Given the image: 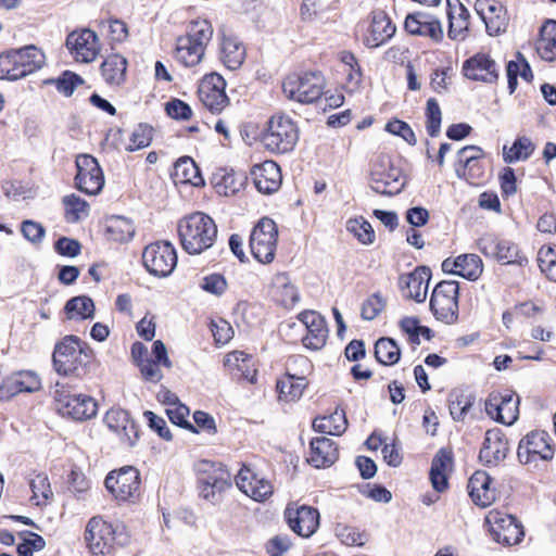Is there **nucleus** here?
<instances>
[{
  "label": "nucleus",
  "mask_w": 556,
  "mask_h": 556,
  "mask_svg": "<svg viewBox=\"0 0 556 556\" xmlns=\"http://www.w3.org/2000/svg\"><path fill=\"white\" fill-rule=\"evenodd\" d=\"M485 412L493 420L510 426L519 416V397L514 392L492 393L485 401Z\"/></svg>",
  "instance_id": "6ab92c4d"
},
{
  "label": "nucleus",
  "mask_w": 556,
  "mask_h": 556,
  "mask_svg": "<svg viewBox=\"0 0 556 556\" xmlns=\"http://www.w3.org/2000/svg\"><path fill=\"white\" fill-rule=\"evenodd\" d=\"M299 139V131L294 122L287 116H273L267 124V129L262 136L264 147L275 153L291 151Z\"/></svg>",
  "instance_id": "39448f33"
},
{
  "label": "nucleus",
  "mask_w": 556,
  "mask_h": 556,
  "mask_svg": "<svg viewBox=\"0 0 556 556\" xmlns=\"http://www.w3.org/2000/svg\"><path fill=\"white\" fill-rule=\"evenodd\" d=\"M431 271L426 266H419L412 273L401 275L399 285L405 296L421 303L427 299Z\"/></svg>",
  "instance_id": "393cba45"
},
{
  "label": "nucleus",
  "mask_w": 556,
  "mask_h": 556,
  "mask_svg": "<svg viewBox=\"0 0 556 556\" xmlns=\"http://www.w3.org/2000/svg\"><path fill=\"white\" fill-rule=\"evenodd\" d=\"M177 230L182 249L191 255L210 249L217 238L215 222L202 212H194L181 218Z\"/></svg>",
  "instance_id": "f257e3e1"
},
{
  "label": "nucleus",
  "mask_w": 556,
  "mask_h": 556,
  "mask_svg": "<svg viewBox=\"0 0 556 556\" xmlns=\"http://www.w3.org/2000/svg\"><path fill=\"white\" fill-rule=\"evenodd\" d=\"M245 56L244 45L236 36L224 34L219 46V60L225 67L230 71L240 68Z\"/></svg>",
  "instance_id": "2f4dec72"
},
{
  "label": "nucleus",
  "mask_w": 556,
  "mask_h": 556,
  "mask_svg": "<svg viewBox=\"0 0 556 556\" xmlns=\"http://www.w3.org/2000/svg\"><path fill=\"white\" fill-rule=\"evenodd\" d=\"M64 311L68 319H91L94 316V303L86 295L74 296L66 302Z\"/></svg>",
  "instance_id": "a18cd8bd"
},
{
  "label": "nucleus",
  "mask_w": 556,
  "mask_h": 556,
  "mask_svg": "<svg viewBox=\"0 0 556 556\" xmlns=\"http://www.w3.org/2000/svg\"><path fill=\"white\" fill-rule=\"evenodd\" d=\"M85 539L94 556L112 554L116 546H124L129 541L126 528L122 523H109L102 517H92L86 527Z\"/></svg>",
  "instance_id": "f03ea898"
},
{
  "label": "nucleus",
  "mask_w": 556,
  "mask_h": 556,
  "mask_svg": "<svg viewBox=\"0 0 556 556\" xmlns=\"http://www.w3.org/2000/svg\"><path fill=\"white\" fill-rule=\"evenodd\" d=\"M65 218L70 223H77L89 215V204L76 194L63 198Z\"/></svg>",
  "instance_id": "8fccbe9b"
},
{
  "label": "nucleus",
  "mask_w": 556,
  "mask_h": 556,
  "mask_svg": "<svg viewBox=\"0 0 556 556\" xmlns=\"http://www.w3.org/2000/svg\"><path fill=\"white\" fill-rule=\"evenodd\" d=\"M442 112L435 101L431 98L427 101L426 106V129L429 136L437 137L441 130Z\"/></svg>",
  "instance_id": "e2e57ef3"
},
{
  "label": "nucleus",
  "mask_w": 556,
  "mask_h": 556,
  "mask_svg": "<svg viewBox=\"0 0 556 556\" xmlns=\"http://www.w3.org/2000/svg\"><path fill=\"white\" fill-rule=\"evenodd\" d=\"M507 78L509 92L513 93L517 87V79L520 76L526 81H531L533 78L530 65L523 58H519L518 61H510L507 64Z\"/></svg>",
  "instance_id": "5fc2aeb1"
},
{
  "label": "nucleus",
  "mask_w": 556,
  "mask_h": 556,
  "mask_svg": "<svg viewBox=\"0 0 556 556\" xmlns=\"http://www.w3.org/2000/svg\"><path fill=\"white\" fill-rule=\"evenodd\" d=\"M33 495L30 497L35 505H46L52 496V491L46 475L39 473L30 481Z\"/></svg>",
  "instance_id": "13d9d810"
},
{
  "label": "nucleus",
  "mask_w": 556,
  "mask_h": 556,
  "mask_svg": "<svg viewBox=\"0 0 556 556\" xmlns=\"http://www.w3.org/2000/svg\"><path fill=\"white\" fill-rule=\"evenodd\" d=\"M226 81L218 73L205 75L199 85V98L211 112L219 113L228 105Z\"/></svg>",
  "instance_id": "aec40b11"
},
{
  "label": "nucleus",
  "mask_w": 556,
  "mask_h": 556,
  "mask_svg": "<svg viewBox=\"0 0 556 556\" xmlns=\"http://www.w3.org/2000/svg\"><path fill=\"white\" fill-rule=\"evenodd\" d=\"M402 330L407 334L412 344L419 345L420 338L431 339V330L426 326H420L416 317H405L400 323Z\"/></svg>",
  "instance_id": "4d7b16f0"
},
{
  "label": "nucleus",
  "mask_w": 556,
  "mask_h": 556,
  "mask_svg": "<svg viewBox=\"0 0 556 556\" xmlns=\"http://www.w3.org/2000/svg\"><path fill=\"white\" fill-rule=\"evenodd\" d=\"M76 187L87 194H98L104 186L103 172L98 161L91 155L83 154L76 159Z\"/></svg>",
  "instance_id": "dca6fc26"
},
{
  "label": "nucleus",
  "mask_w": 556,
  "mask_h": 556,
  "mask_svg": "<svg viewBox=\"0 0 556 556\" xmlns=\"http://www.w3.org/2000/svg\"><path fill=\"white\" fill-rule=\"evenodd\" d=\"M485 523L493 539L504 545L518 544L525 535L521 523L514 516L498 510H490Z\"/></svg>",
  "instance_id": "ddd939ff"
},
{
  "label": "nucleus",
  "mask_w": 556,
  "mask_h": 556,
  "mask_svg": "<svg viewBox=\"0 0 556 556\" xmlns=\"http://www.w3.org/2000/svg\"><path fill=\"white\" fill-rule=\"evenodd\" d=\"M184 36L206 49L213 37V27L206 20H197L189 25L188 31Z\"/></svg>",
  "instance_id": "6e6d98bb"
},
{
  "label": "nucleus",
  "mask_w": 556,
  "mask_h": 556,
  "mask_svg": "<svg viewBox=\"0 0 556 556\" xmlns=\"http://www.w3.org/2000/svg\"><path fill=\"white\" fill-rule=\"evenodd\" d=\"M127 60L113 53L106 56L101 64V74L108 85L119 86L125 81Z\"/></svg>",
  "instance_id": "4c0bfd02"
},
{
  "label": "nucleus",
  "mask_w": 556,
  "mask_h": 556,
  "mask_svg": "<svg viewBox=\"0 0 556 556\" xmlns=\"http://www.w3.org/2000/svg\"><path fill=\"white\" fill-rule=\"evenodd\" d=\"M475 10L484 22L486 31L491 36L506 30L508 26L507 12L505 7L497 0H477Z\"/></svg>",
  "instance_id": "5701e85b"
},
{
  "label": "nucleus",
  "mask_w": 556,
  "mask_h": 556,
  "mask_svg": "<svg viewBox=\"0 0 556 556\" xmlns=\"http://www.w3.org/2000/svg\"><path fill=\"white\" fill-rule=\"evenodd\" d=\"M283 517L288 527L302 538H311L320 522V515L316 508L296 503L287 505Z\"/></svg>",
  "instance_id": "4468645a"
},
{
  "label": "nucleus",
  "mask_w": 556,
  "mask_h": 556,
  "mask_svg": "<svg viewBox=\"0 0 556 556\" xmlns=\"http://www.w3.org/2000/svg\"><path fill=\"white\" fill-rule=\"evenodd\" d=\"M538 262L542 273L556 282V249L543 245L538 253Z\"/></svg>",
  "instance_id": "680f3d73"
},
{
  "label": "nucleus",
  "mask_w": 556,
  "mask_h": 556,
  "mask_svg": "<svg viewBox=\"0 0 556 556\" xmlns=\"http://www.w3.org/2000/svg\"><path fill=\"white\" fill-rule=\"evenodd\" d=\"M405 186V179L397 167H394L387 155L379 156L370 170V187L380 194L393 195Z\"/></svg>",
  "instance_id": "9b49d317"
},
{
  "label": "nucleus",
  "mask_w": 556,
  "mask_h": 556,
  "mask_svg": "<svg viewBox=\"0 0 556 556\" xmlns=\"http://www.w3.org/2000/svg\"><path fill=\"white\" fill-rule=\"evenodd\" d=\"M458 282L450 280L439 282L430 298V309L433 316L446 325H454L458 320Z\"/></svg>",
  "instance_id": "423d86ee"
},
{
  "label": "nucleus",
  "mask_w": 556,
  "mask_h": 556,
  "mask_svg": "<svg viewBox=\"0 0 556 556\" xmlns=\"http://www.w3.org/2000/svg\"><path fill=\"white\" fill-rule=\"evenodd\" d=\"M166 413L173 424L188 428L193 432H198V430L194 429V427L188 421V416L190 412L186 405L174 401L173 403L169 404V407L166 409Z\"/></svg>",
  "instance_id": "338daca9"
},
{
  "label": "nucleus",
  "mask_w": 556,
  "mask_h": 556,
  "mask_svg": "<svg viewBox=\"0 0 556 556\" xmlns=\"http://www.w3.org/2000/svg\"><path fill=\"white\" fill-rule=\"evenodd\" d=\"M251 177L256 189L264 194L278 191L282 182L280 167L274 161L254 165L251 169Z\"/></svg>",
  "instance_id": "bb28decb"
},
{
  "label": "nucleus",
  "mask_w": 556,
  "mask_h": 556,
  "mask_svg": "<svg viewBox=\"0 0 556 556\" xmlns=\"http://www.w3.org/2000/svg\"><path fill=\"white\" fill-rule=\"evenodd\" d=\"M508 450V442L502 431L491 429L485 432L479 458L486 465H495L506 457Z\"/></svg>",
  "instance_id": "c756f323"
},
{
  "label": "nucleus",
  "mask_w": 556,
  "mask_h": 556,
  "mask_svg": "<svg viewBox=\"0 0 556 556\" xmlns=\"http://www.w3.org/2000/svg\"><path fill=\"white\" fill-rule=\"evenodd\" d=\"M369 34L366 37V45L376 48L388 41L395 33V26L384 12H378L372 15L369 26Z\"/></svg>",
  "instance_id": "c9c22d12"
},
{
  "label": "nucleus",
  "mask_w": 556,
  "mask_h": 556,
  "mask_svg": "<svg viewBox=\"0 0 556 556\" xmlns=\"http://www.w3.org/2000/svg\"><path fill=\"white\" fill-rule=\"evenodd\" d=\"M45 64V54L35 46L10 50L0 54V78L8 80L21 79Z\"/></svg>",
  "instance_id": "7ed1b4c3"
},
{
  "label": "nucleus",
  "mask_w": 556,
  "mask_h": 556,
  "mask_svg": "<svg viewBox=\"0 0 556 556\" xmlns=\"http://www.w3.org/2000/svg\"><path fill=\"white\" fill-rule=\"evenodd\" d=\"M105 486L118 501H128L138 494L140 473L131 466L111 471L105 478Z\"/></svg>",
  "instance_id": "f3484780"
},
{
  "label": "nucleus",
  "mask_w": 556,
  "mask_h": 556,
  "mask_svg": "<svg viewBox=\"0 0 556 556\" xmlns=\"http://www.w3.org/2000/svg\"><path fill=\"white\" fill-rule=\"evenodd\" d=\"M491 484L492 479L485 471L478 470L470 477L468 492L476 505L486 507L495 501L496 491Z\"/></svg>",
  "instance_id": "7c9ffc66"
},
{
  "label": "nucleus",
  "mask_w": 556,
  "mask_h": 556,
  "mask_svg": "<svg viewBox=\"0 0 556 556\" xmlns=\"http://www.w3.org/2000/svg\"><path fill=\"white\" fill-rule=\"evenodd\" d=\"M325 78L320 73L289 75L282 83L283 93L300 103H313L324 94Z\"/></svg>",
  "instance_id": "0eeeda50"
},
{
  "label": "nucleus",
  "mask_w": 556,
  "mask_h": 556,
  "mask_svg": "<svg viewBox=\"0 0 556 556\" xmlns=\"http://www.w3.org/2000/svg\"><path fill=\"white\" fill-rule=\"evenodd\" d=\"M142 261L147 270L156 277L169 276L177 265V254L168 241H159L146 247Z\"/></svg>",
  "instance_id": "f8f14e48"
},
{
  "label": "nucleus",
  "mask_w": 556,
  "mask_h": 556,
  "mask_svg": "<svg viewBox=\"0 0 556 556\" xmlns=\"http://www.w3.org/2000/svg\"><path fill=\"white\" fill-rule=\"evenodd\" d=\"M387 301L380 293L369 295L362 304L361 316L364 320H374L386 308Z\"/></svg>",
  "instance_id": "0e129e2a"
},
{
  "label": "nucleus",
  "mask_w": 556,
  "mask_h": 556,
  "mask_svg": "<svg viewBox=\"0 0 556 556\" xmlns=\"http://www.w3.org/2000/svg\"><path fill=\"white\" fill-rule=\"evenodd\" d=\"M236 484L241 492L256 502H264L274 492L271 483L258 478L249 467L243 466L236 476Z\"/></svg>",
  "instance_id": "b1692460"
},
{
  "label": "nucleus",
  "mask_w": 556,
  "mask_h": 556,
  "mask_svg": "<svg viewBox=\"0 0 556 556\" xmlns=\"http://www.w3.org/2000/svg\"><path fill=\"white\" fill-rule=\"evenodd\" d=\"M250 356L241 351H233L225 356L224 365L231 371H237L240 377L251 383L256 381V370L249 367Z\"/></svg>",
  "instance_id": "49530a36"
},
{
  "label": "nucleus",
  "mask_w": 556,
  "mask_h": 556,
  "mask_svg": "<svg viewBox=\"0 0 556 556\" xmlns=\"http://www.w3.org/2000/svg\"><path fill=\"white\" fill-rule=\"evenodd\" d=\"M448 37L463 39L469 27V12L459 0H446Z\"/></svg>",
  "instance_id": "473e14b6"
},
{
  "label": "nucleus",
  "mask_w": 556,
  "mask_h": 556,
  "mask_svg": "<svg viewBox=\"0 0 556 556\" xmlns=\"http://www.w3.org/2000/svg\"><path fill=\"white\" fill-rule=\"evenodd\" d=\"M89 359L83 342L74 336L56 344L53 352V367L59 375L65 377H81Z\"/></svg>",
  "instance_id": "20e7f679"
},
{
  "label": "nucleus",
  "mask_w": 556,
  "mask_h": 556,
  "mask_svg": "<svg viewBox=\"0 0 556 556\" xmlns=\"http://www.w3.org/2000/svg\"><path fill=\"white\" fill-rule=\"evenodd\" d=\"M12 388L16 393L35 392L41 387L39 377L31 371H22L11 378Z\"/></svg>",
  "instance_id": "052dcab7"
},
{
  "label": "nucleus",
  "mask_w": 556,
  "mask_h": 556,
  "mask_svg": "<svg viewBox=\"0 0 556 556\" xmlns=\"http://www.w3.org/2000/svg\"><path fill=\"white\" fill-rule=\"evenodd\" d=\"M463 72L467 78L484 83H494L498 77L496 63L483 53H478L465 61Z\"/></svg>",
  "instance_id": "c85d7f7f"
},
{
  "label": "nucleus",
  "mask_w": 556,
  "mask_h": 556,
  "mask_svg": "<svg viewBox=\"0 0 556 556\" xmlns=\"http://www.w3.org/2000/svg\"><path fill=\"white\" fill-rule=\"evenodd\" d=\"M198 483L213 484L215 489L228 488L230 475L220 465L208 460H201L197 465Z\"/></svg>",
  "instance_id": "f704fd0d"
},
{
  "label": "nucleus",
  "mask_w": 556,
  "mask_h": 556,
  "mask_svg": "<svg viewBox=\"0 0 556 556\" xmlns=\"http://www.w3.org/2000/svg\"><path fill=\"white\" fill-rule=\"evenodd\" d=\"M173 175L176 184H189L194 187H199L204 184L199 167L190 157L179 159L175 163Z\"/></svg>",
  "instance_id": "37998d69"
},
{
  "label": "nucleus",
  "mask_w": 556,
  "mask_h": 556,
  "mask_svg": "<svg viewBox=\"0 0 556 556\" xmlns=\"http://www.w3.org/2000/svg\"><path fill=\"white\" fill-rule=\"evenodd\" d=\"M400 348L390 338H381L376 342L375 356L383 365H394L400 359Z\"/></svg>",
  "instance_id": "3c124183"
},
{
  "label": "nucleus",
  "mask_w": 556,
  "mask_h": 556,
  "mask_svg": "<svg viewBox=\"0 0 556 556\" xmlns=\"http://www.w3.org/2000/svg\"><path fill=\"white\" fill-rule=\"evenodd\" d=\"M442 270L475 281L483 273V263L477 254H462L455 258L444 260Z\"/></svg>",
  "instance_id": "a878e982"
},
{
  "label": "nucleus",
  "mask_w": 556,
  "mask_h": 556,
  "mask_svg": "<svg viewBox=\"0 0 556 556\" xmlns=\"http://www.w3.org/2000/svg\"><path fill=\"white\" fill-rule=\"evenodd\" d=\"M135 235V227L130 219L123 216H111L105 222V236L115 242H127Z\"/></svg>",
  "instance_id": "79ce46f5"
},
{
  "label": "nucleus",
  "mask_w": 556,
  "mask_h": 556,
  "mask_svg": "<svg viewBox=\"0 0 556 556\" xmlns=\"http://www.w3.org/2000/svg\"><path fill=\"white\" fill-rule=\"evenodd\" d=\"M478 248L485 256L495 258L503 264L522 265L527 262V258L520 254L517 244L509 240L498 239L493 235L481 237Z\"/></svg>",
  "instance_id": "a211bd4d"
},
{
  "label": "nucleus",
  "mask_w": 556,
  "mask_h": 556,
  "mask_svg": "<svg viewBox=\"0 0 556 556\" xmlns=\"http://www.w3.org/2000/svg\"><path fill=\"white\" fill-rule=\"evenodd\" d=\"M214 187L220 195L229 197L237 193L241 187V182L232 173H225L214 177Z\"/></svg>",
  "instance_id": "69168bd1"
},
{
  "label": "nucleus",
  "mask_w": 556,
  "mask_h": 556,
  "mask_svg": "<svg viewBox=\"0 0 556 556\" xmlns=\"http://www.w3.org/2000/svg\"><path fill=\"white\" fill-rule=\"evenodd\" d=\"M153 139V128L148 124H139L130 132L125 150L134 152L149 147Z\"/></svg>",
  "instance_id": "864d4df0"
},
{
  "label": "nucleus",
  "mask_w": 556,
  "mask_h": 556,
  "mask_svg": "<svg viewBox=\"0 0 556 556\" xmlns=\"http://www.w3.org/2000/svg\"><path fill=\"white\" fill-rule=\"evenodd\" d=\"M298 319L306 330L302 338L304 346L314 351L320 350L328 338L326 319L316 311H304L299 314Z\"/></svg>",
  "instance_id": "4be33fe9"
},
{
  "label": "nucleus",
  "mask_w": 556,
  "mask_h": 556,
  "mask_svg": "<svg viewBox=\"0 0 556 556\" xmlns=\"http://www.w3.org/2000/svg\"><path fill=\"white\" fill-rule=\"evenodd\" d=\"M312 371L311 361L303 355H292L286 362V375L306 381V376Z\"/></svg>",
  "instance_id": "bf43d9fd"
},
{
  "label": "nucleus",
  "mask_w": 556,
  "mask_h": 556,
  "mask_svg": "<svg viewBox=\"0 0 556 556\" xmlns=\"http://www.w3.org/2000/svg\"><path fill=\"white\" fill-rule=\"evenodd\" d=\"M534 151V143L527 137L515 140L510 148H503V157L506 163H515L530 157Z\"/></svg>",
  "instance_id": "09e8293b"
},
{
  "label": "nucleus",
  "mask_w": 556,
  "mask_h": 556,
  "mask_svg": "<svg viewBox=\"0 0 556 556\" xmlns=\"http://www.w3.org/2000/svg\"><path fill=\"white\" fill-rule=\"evenodd\" d=\"M386 130L392 135L403 138L408 144L415 146L417 142L416 136L410 126L400 119H394L386 125Z\"/></svg>",
  "instance_id": "774afa93"
},
{
  "label": "nucleus",
  "mask_w": 556,
  "mask_h": 556,
  "mask_svg": "<svg viewBox=\"0 0 556 556\" xmlns=\"http://www.w3.org/2000/svg\"><path fill=\"white\" fill-rule=\"evenodd\" d=\"M313 428L321 433L341 435L348 428L345 410L337 408L332 414L318 417L313 421Z\"/></svg>",
  "instance_id": "ea45409f"
},
{
  "label": "nucleus",
  "mask_w": 556,
  "mask_h": 556,
  "mask_svg": "<svg viewBox=\"0 0 556 556\" xmlns=\"http://www.w3.org/2000/svg\"><path fill=\"white\" fill-rule=\"evenodd\" d=\"M56 383L55 403L56 410L64 417L84 421L93 418L98 412L97 402L87 394H74L59 388Z\"/></svg>",
  "instance_id": "1a4fd4ad"
},
{
  "label": "nucleus",
  "mask_w": 556,
  "mask_h": 556,
  "mask_svg": "<svg viewBox=\"0 0 556 556\" xmlns=\"http://www.w3.org/2000/svg\"><path fill=\"white\" fill-rule=\"evenodd\" d=\"M306 381H302L285 375L277 381V391L279 393V401L290 403L298 401L306 388Z\"/></svg>",
  "instance_id": "de8ad7c7"
},
{
  "label": "nucleus",
  "mask_w": 556,
  "mask_h": 556,
  "mask_svg": "<svg viewBox=\"0 0 556 556\" xmlns=\"http://www.w3.org/2000/svg\"><path fill=\"white\" fill-rule=\"evenodd\" d=\"M66 47L76 62L92 63L101 51L98 35L88 28L71 33L66 38Z\"/></svg>",
  "instance_id": "2eb2a0df"
},
{
  "label": "nucleus",
  "mask_w": 556,
  "mask_h": 556,
  "mask_svg": "<svg viewBox=\"0 0 556 556\" xmlns=\"http://www.w3.org/2000/svg\"><path fill=\"white\" fill-rule=\"evenodd\" d=\"M404 27L412 35L426 36L435 41L443 38L441 22L437 17L422 12L408 14Z\"/></svg>",
  "instance_id": "cd10ccee"
},
{
  "label": "nucleus",
  "mask_w": 556,
  "mask_h": 556,
  "mask_svg": "<svg viewBox=\"0 0 556 556\" xmlns=\"http://www.w3.org/2000/svg\"><path fill=\"white\" fill-rule=\"evenodd\" d=\"M278 241V228L276 223L263 217L253 227L250 236V249L260 263L269 264L275 258Z\"/></svg>",
  "instance_id": "6e6552de"
},
{
  "label": "nucleus",
  "mask_w": 556,
  "mask_h": 556,
  "mask_svg": "<svg viewBox=\"0 0 556 556\" xmlns=\"http://www.w3.org/2000/svg\"><path fill=\"white\" fill-rule=\"evenodd\" d=\"M273 296L285 307H292L300 300L296 288L290 282L286 274H277L274 277Z\"/></svg>",
  "instance_id": "a19ab883"
},
{
  "label": "nucleus",
  "mask_w": 556,
  "mask_h": 556,
  "mask_svg": "<svg viewBox=\"0 0 556 556\" xmlns=\"http://www.w3.org/2000/svg\"><path fill=\"white\" fill-rule=\"evenodd\" d=\"M517 456L521 464L539 467L540 462L546 463L554 456L551 437L543 430H535L523 437L518 445Z\"/></svg>",
  "instance_id": "9d476101"
},
{
  "label": "nucleus",
  "mask_w": 556,
  "mask_h": 556,
  "mask_svg": "<svg viewBox=\"0 0 556 556\" xmlns=\"http://www.w3.org/2000/svg\"><path fill=\"white\" fill-rule=\"evenodd\" d=\"M452 466V457L450 453L441 450L434 456L431 469L430 480L432 486L438 492H443L447 488V472Z\"/></svg>",
  "instance_id": "58836bf2"
},
{
  "label": "nucleus",
  "mask_w": 556,
  "mask_h": 556,
  "mask_svg": "<svg viewBox=\"0 0 556 556\" xmlns=\"http://www.w3.org/2000/svg\"><path fill=\"white\" fill-rule=\"evenodd\" d=\"M205 53V49L191 41L190 38L180 36L176 40L175 59L186 67L198 65Z\"/></svg>",
  "instance_id": "e433bc0d"
},
{
  "label": "nucleus",
  "mask_w": 556,
  "mask_h": 556,
  "mask_svg": "<svg viewBox=\"0 0 556 556\" xmlns=\"http://www.w3.org/2000/svg\"><path fill=\"white\" fill-rule=\"evenodd\" d=\"M346 230L365 245L374 243L376 238L370 223L362 216L350 218L346 222Z\"/></svg>",
  "instance_id": "603ef678"
},
{
  "label": "nucleus",
  "mask_w": 556,
  "mask_h": 556,
  "mask_svg": "<svg viewBox=\"0 0 556 556\" xmlns=\"http://www.w3.org/2000/svg\"><path fill=\"white\" fill-rule=\"evenodd\" d=\"M338 455V448L331 439L321 437L312 440L308 462L316 468L331 466Z\"/></svg>",
  "instance_id": "72a5a7b5"
},
{
  "label": "nucleus",
  "mask_w": 556,
  "mask_h": 556,
  "mask_svg": "<svg viewBox=\"0 0 556 556\" xmlns=\"http://www.w3.org/2000/svg\"><path fill=\"white\" fill-rule=\"evenodd\" d=\"M536 50L542 59L553 61L556 59V22L547 21L540 31Z\"/></svg>",
  "instance_id": "c03bdc74"
},
{
  "label": "nucleus",
  "mask_w": 556,
  "mask_h": 556,
  "mask_svg": "<svg viewBox=\"0 0 556 556\" xmlns=\"http://www.w3.org/2000/svg\"><path fill=\"white\" fill-rule=\"evenodd\" d=\"M103 420L106 427L117 435L122 445L131 447L136 444L139 433L128 412L122 408H111L106 412Z\"/></svg>",
  "instance_id": "412c9836"
}]
</instances>
